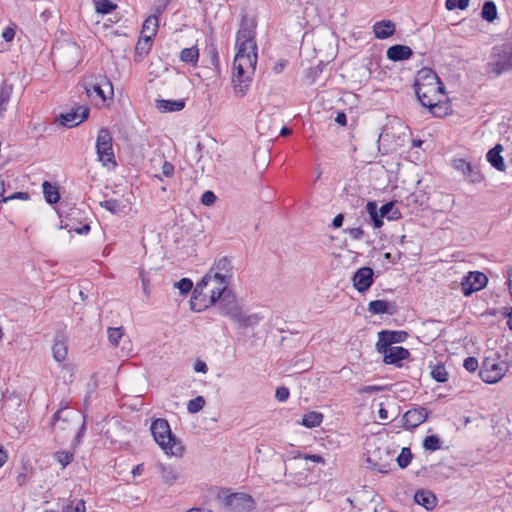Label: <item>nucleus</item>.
<instances>
[{"instance_id":"12","label":"nucleus","mask_w":512,"mask_h":512,"mask_svg":"<svg viewBox=\"0 0 512 512\" xmlns=\"http://www.w3.org/2000/svg\"><path fill=\"white\" fill-rule=\"evenodd\" d=\"M488 283V277L480 271H470L461 281L462 292L470 296L474 292L482 290Z\"/></svg>"},{"instance_id":"56","label":"nucleus","mask_w":512,"mask_h":512,"mask_svg":"<svg viewBox=\"0 0 512 512\" xmlns=\"http://www.w3.org/2000/svg\"><path fill=\"white\" fill-rule=\"evenodd\" d=\"M321 73L322 67L320 65L311 67L306 73V78L309 79L311 83H314Z\"/></svg>"},{"instance_id":"9","label":"nucleus","mask_w":512,"mask_h":512,"mask_svg":"<svg viewBox=\"0 0 512 512\" xmlns=\"http://www.w3.org/2000/svg\"><path fill=\"white\" fill-rule=\"evenodd\" d=\"M226 507L236 512H250L256 508L255 499L246 493H230L224 499Z\"/></svg>"},{"instance_id":"21","label":"nucleus","mask_w":512,"mask_h":512,"mask_svg":"<svg viewBox=\"0 0 512 512\" xmlns=\"http://www.w3.org/2000/svg\"><path fill=\"white\" fill-rule=\"evenodd\" d=\"M503 152V146L500 143H497L493 148H491L487 154L486 159L489 164L496 169L497 171L504 172L506 170V164L501 153Z\"/></svg>"},{"instance_id":"8","label":"nucleus","mask_w":512,"mask_h":512,"mask_svg":"<svg viewBox=\"0 0 512 512\" xmlns=\"http://www.w3.org/2000/svg\"><path fill=\"white\" fill-rule=\"evenodd\" d=\"M505 362H496L494 359L485 358L480 367L479 376L488 384L498 382L506 373Z\"/></svg>"},{"instance_id":"2","label":"nucleus","mask_w":512,"mask_h":512,"mask_svg":"<svg viewBox=\"0 0 512 512\" xmlns=\"http://www.w3.org/2000/svg\"><path fill=\"white\" fill-rule=\"evenodd\" d=\"M257 64V53L236 52L233 61L232 83L238 97L247 94Z\"/></svg>"},{"instance_id":"25","label":"nucleus","mask_w":512,"mask_h":512,"mask_svg":"<svg viewBox=\"0 0 512 512\" xmlns=\"http://www.w3.org/2000/svg\"><path fill=\"white\" fill-rule=\"evenodd\" d=\"M161 14H158L155 11V14L149 16L145 19L142 30H141V37L146 38L149 37L150 40H153L157 34L158 27H159V16Z\"/></svg>"},{"instance_id":"53","label":"nucleus","mask_w":512,"mask_h":512,"mask_svg":"<svg viewBox=\"0 0 512 512\" xmlns=\"http://www.w3.org/2000/svg\"><path fill=\"white\" fill-rule=\"evenodd\" d=\"M217 200V197L213 191L207 190L202 194L201 203L205 206L213 205Z\"/></svg>"},{"instance_id":"50","label":"nucleus","mask_w":512,"mask_h":512,"mask_svg":"<svg viewBox=\"0 0 512 512\" xmlns=\"http://www.w3.org/2000/svg\"><path fill=\"white\" fill-rule=\"evenodd\" d=\"M470 0H446L445 7L447 10L452 11L456 8L464 10L469 6Z\"/></svg>"},{"instance_id":"43","label":"nucleus","mask_w":512,"mask_h":512,"mask_svg":"<svg viewBox=\"0 0 512 512\" xmlns=\"http://www.w3.org/2000/svg\"><path fill=\"white\" fill-rule=\"evenodd\" d=\"M11 93L12 86L7 85V83L3 81L0 87V114L6 111V105L10 100Z\"/></svg>"},{"instance_id":"10","label":"nucleus","mask_w":512,"mask_h":512,"mask_svg":"<svg viewBox=\"0 0 512 512\" xmlns=\"http://www.w3.org/2000/svg\"><path fill=\"white\" fill-rule=\"evenodd\" d=\"M89 114L90 109L88 107L77 106L66 113H60L57 116L56 121L66 128H73L87 120Z\"/></svg>"},{"instance_id":"31","label":"nucleus","mask_w":512,"mask_h":512,"mask_svg":"<svg viewBox=\"0 0 512 512\" xmlns=\"http://www.w3.org/2000/svg\"><path fill=\"white\" fill-rule=\"evenodd\" d=\"M156 467L161 474L162 480L165 484L172 485L177 481L178 473L172 466L158 463Z\"/></svg>"},{"instance_id":"11","label":"nucleus","mask_w":512,"mask_h":512,"mask_svg":"<svg viewBox=\"0 0 512 512\" xmlns=\"http://www.w3.org/2000/svg\"><path fill=\"white\" fill-rule=\"evenodd\" d=\"M376 351L383 355V362L388 365H395L402 367L401 362L407 360L410 357L408 349L402 346H390L383 348L381 345H375Z\"/></svg>"},{"instance_id":"5","label":"nucleus","mask_w":512,"mask_h":512,"mask_svg":"<svg viewBox=\"0 0 512 512\" xmlns=\"http://www.w3.org/2000/svg\"><path fill=\"white\" fill-rule=\"evenodd\" d=\"M256 26L255 18H249L247 14L241 16L240 27L236 33L237 51L249 54L257 53Z\"/></svg>"},{"instance_id":"6","label":"nucleus","mask_w":512,"mask_h":512,"mask_svg":"<svg viewBox=\"0 0 512 512\" xmlns=\"http://www.w3.org/2000/svg\"><path fill=\"white\" fill-rule=\"evenodd\" d=\"M210 304L217 306L220 313L233 320L239 315L241 306L237 302L235 293L228 287H218L212 290L210 295Z\"/></svg>"},{"instance_id":"28","label":"nucleus","mask_w":512,"mask_h":512,"mask_svg":"<svg viewBox=\"0 0 512 512\" xmlns=\"http://www.w3.org/2000/svg\"><path fill=\"white\" fill-rule=\"evenodd\" d=\"M262 318L263 317L258 313L243 315L242 311H240L239 315L235 317L232 321L237 323L238 326L241 328H253L259 324Z\"/></svg>"},{"instance_id":"36","label":"nucleus","mask_w":512,"mask_h":512,"mask_svg":"<svg viewBox=\"0 0 512 512\" xmlns=\"http://www.w3.org/2000/svg\"><path fill=\"white\" fill-rule=\"evenodd\" d=\"M152 41L149 37L143 38L141 37L135 47V61H141L144 56H146L151 48Z\"/></svg>"},{"instance_id":"23","label":"nucleus","mask_w":512,"mask_h":512,"mask_svg":"<svg viewBox=\"0 0 512 512\" xmlns=\"http://www.w3.org/2000/svg\"><path fill=\"white\" fill-rule=\"evenodd\" d=\"M414 501L416 504L423 506L426 510H432L437 505L435 494L427 489L417 490L414 494Z\"/></svg>"},{"instance_id":"49","label":"nucleus","mask_w":512,"mask_h":512,"mask_svg":"<svg viewBox=\"0 0 512 512\" xmlns=\"http://www.w3.org/2000/svg\"><path fill=\"white\" fill-rule=\"evenodd\" d=\"M122 336L123 327L108 329V339L112 345L117 346Z\"/></svg>"},{"instance_id":"1","label":"nucleus","mask_w":512,"mask_h":512,"mask_svg":"<svg viewBox=\"0 0 512 512\" xmlns=\"http://www.w3.org/2000/svg\"><path fill=\"white\" fill-rule=\"evenodd\" d=\"M415 94L419 103L429 109V111L436 117H443L446 115L445 111H435L440 105H433L434 99L432 96L437 91H442L443 84L439 81L436 73L431 69H422L418 72L417 78L414 82Z\"/></svg>"},{"instance_id":"3","label":"nucleus","mask_w":512,"mask_h":512,"mask_svg":"<svg viewBox=\"0 0 512 512\" xmlns=\"http://www.w3.org/2000/svg\"><path fill=\"white\" fill-rule=\"evenodd\" d=\"M151 433L155 442L165 451L166 454L181 456L184 447L172 433L169 422L164 418H157L151 423Z\"/></svg>"},{"instance_id":"62","label":"nucleus","mask_w":512,"mask_h":512,"mask_svg":"<svg viewBox=\"0 0 512 512\" xmlns=\"http://www.w3.org/2000/svg\"><path fill=\"white\" fill-rule=\"evenodd\" d=\"M194 370L199 373H206L208 371V366L204 361L198 360L194 364Z\"/></svg>"},{"instance_id":"27","label":"nucleus","mask_w":512,"mask_h":512,"mask_svg":"<svg viewBox=\"0 0 512 512\" xmlns=\"http://www.w3.org/2000/svg\"><path fill=\"white\" fill-rule=\"evenodd\" d=\"M67 351L68 348L64 336L57 334L52 346V354L55 361L63 362L66 359Z\"/></svg>"},{"instance_id":"64","label":"nucleus","mask_w":512,"mask_h":512,"mask_svg":"<svg viewBox=\"0 0 512 512\" xmlns=\"http://www.w3.org/2000/svg\"><path fill=\"white\" fill-rule=\"evenodd\" d=\"M343 221L344 215L342 213L337 214L332 221L333 228H340L343 225Z\"/></svg>"},{"instance_id":"52","label":"nucleus","mask_w":512,"mask_h":512,"mask_svg":"<svg viewBox=\"0 0 512 512\" xmlns=\"http://www.w3.org/2000/svg\"><path fill=\"white\" fill-rule=\"evenodd\" d=\"M85 431H86V417L83 416V422H82V425L80 426L78 432L76 433L73 441H72V446L73 447H76L78 446L81 442H82V438L85 434Z\"/></svg>"},{"instance_id":"16","label":"nucleus","mask_w":512,"mask_h":512,"mask_svg":"<svg viewBox=\"0 0 512 512\" xmlns=\"http://www.w3.org/2000/svg\"><path fill=\"white\" fill-rule=\"evenodd\" d=\"M453 167L457 171L461 172L463 176L471 183H480L484 179V176L481 173L479 167L477 165H473L465 159H454Z\"/></svg>"},{"instance_id":"58","label":"nucleus","mask_w":512,"mask_h":512,"mask_svg":"<svg viewBox=\"0 0 512 512\" xmlns=\"http://www.w3.org/2000/svg\"><path fill=\"white\" fill-rule=\"evenodd\" d=\"M161 171L162 175H164L165 177H172L174 175V166L169 161L164 160L161 167Z\"/></svg>"},{"instance_id":"7","label":"nucleus","mask_w":512,"mask_h":512,"mask_svg":"<svg viewBox=\"0 0 512 512\" xmlns=\"http://www.w3.org/2000/svg\"><path fill=\"white\" fill-rule=\"evenodd\" d=\"M96 153L98 160L101 161L103 165H107L109 163L116 165L112 134L106 127H102L98 131L96 139Z\"/></svg>"},{"instance_id":"29","label":"nucleus","mask_w":512,"mask_h":512,"mask_svg":"<svg viewBox=\"0 0 512 512\" xmlns=\"http://www.w3.org/2000/svg\"><path fill=\"white\" fill-rule=\"evenodd\" d=\"M366 211L371 219L373 227L376 229L381 228L384 222L377 202L374 200L368 201L366 204Z\"/></svg>"},{"instance_id":"51","label":"nucleus","mask_w":512,"mask_h":512,"mask_svg":"<svg viewBox=\"0 0 512 512\" xmlns=\"http://www.w3.org/2000/svg\"><path fill=\"white\" fill-rule=\"evenodd\" d=\"M214 281H216L221 287H228V285L231 282V275L224 274L221 272L214 271L212 273V278Z\"/></svg>"},{"instance_id":"30","label":"nucleus","mask_w":512,"mask_h":512,"mask_svg":"<svg viewBox=\"0 0 512 512\" xmlns=\"http://www.w3.org/2000/svg\"><path fill=\"white\" fill-rule=\"evenodd\" d=\"M397 201H389L380 207L382 219L386 218L389 221L399 220L402 218V213L395 207Z\"/></svg>"},{"instance_id":"17","label":"nucleus","mask_w":512,"mask_h":512,"mask_svg":"<svg viewBox=\"0 0 512 512\" xmlns=\"http://www.w3.org/2000/svg\"><path fill=\"white\" fill-rule=\"evenodd\" d=\"M428 418V411L424 407H416L408 410L401 418L402 427L407 430L421 425Z\"/></svg>"},{"instance_id":"37","label":"nucleus","mask_w":512,"mask_h":512,"mask_svg":"<svg viewBox=\"0 0 512 512\" xmlns=\"http://www.w3.org/2000/svg\"><path fill=\"white\" fill-rule=\"evenodd\" d=\"M498 16L497 13V6L492 0H487L484 2L482 10H481V17L485 21L491 23L493 22Z\"/></svg>"},{"instance_id":"42","label":"nucleus","mask_w":512,"mask_h":512,"mask_svg":"<svg viewBox=\"0 0 512 512\" xmlns=\"http://www.w3.org/2000/svg\"><path fill=\"white\" fill-rule=\"evenodd\" d=\"M53 457L61 465V468L65 469L74 460V452L60 450L56 451Z\"/></svg>"},{"instance_id":"44","label":"nucleus","mask_w":512,"mask_h":512,"mask_svg":"<svg viewBox=\"0 0 512 512\" xmlns=\"http://www.w3.org/2000/svg\"><path fill=\"white\" fill-rule=\"evenodd\" d=\"M433 380L439 383H445L448 381V372L444 364L435 365L430 373Z\"/></svg>"},{"instance_id":"55","label":"nucleus","mask_w":512,"mask_h":512,"mask_svg":"<svg viewBox=\"0 0 512 512\" xmlns=\"http://www.w3.org/2000/svg\"><path fill=\"white\" fill-rule=\"evenodd\" d=\"M290 392L289 389L285 386H280L276 388L275 398L279 402H285L289 398Z\"/></svg>"},{"instance_id":"32","label":"nucleus","mask_w":512,"mask_h":512,"mask_svg":"<svg viewBox=\"0 0 512 512\" xmlns=\"http://www.w3.org/2000/svg\"><path fill=\"white\" fill-rule=\"evenodd\" d=\"M212 274L208 272L196 285L195 289L193 290L192 298L190 300V308L192 311L199 312L201 311V307H196V300H198V297L201 296V289L205 287L208 282L211 280Z\"/></svg>"},{"instance_id":"35","label":"nucleus","mask_w":512,"mask_h":512,"mask_svg":"<svg viewBox=\"0 0 512 512\" xmlns=\"http://www.w3.org/2000/svg\"><path fill=\"white\" fill-rule=\"evenodd\" d=\"M42 188L47 203L55 204L60 200V193L55 185L48 181H44L42 184Z\"/></svg>"},{"instance_id":"18","label":"nucleus","mask_w":512,"mask_h":512,"mask_svg":"<svg viewBox=\"0 0 512 512\" xmlns=\"http://www.w3.org/2000/svg\"><path fill=\"white\" fill-rule=\"evenodd\" d=\"M377 335L378 340L376 345H381L383 348L390 347L393 344L403 343L409 337L408 332L403 330H381Z\"/></svg>"},{"instance_id":"19","label":"nucleus","mask_w":512,"mask_h":512,"mask_svg":"<svg viewBox=\"0 0 512 512\" xmlns=\"http://www.w3.org/2000/svg\"><path fill=\"white\" fill-rule=\"evenodd\" d=\"M80 214V209L74 207L70 209V212L66 215L65 221H61L60 228L68 229L69 232H76L80 235H86L90 232L91 226L89 223H84L83 225H74V221H76L77 216Z\"/></svg>"},{"instance_id":"14","label":"nucleus","mask_w":512,"mask_h":512,"mask_svg":"<svg viewBox=\"0 0 512 512\" xmlns=\"http://www.w3.org/2000/svg\"><path fill=\"white\" fill-rule=\"evenodd\" d=\"M351 280L353 283V287L359 293H364L368 291L374 283V270L369 266H363L355 271Z\"/></svg>"},{"instance_id":"41","label":"nucleus","mask_w":512,"mask_h":512,"mask_svg":"<svg viewBox=\"0 0 512 512\" xmlns=\"http://www.w3.org/2000/svg\"><path fill=\"white\" fill-rule=\"evenodd\" d=\"M422 446L426 451L434 452L441 449L442 441L438 435H428L424 438Z\"/></svg>"},{"instance_id":"39","label":"nucleus","mask_w":512,"mask_h":512,"mask_svg":"<svg viewBox=\"0 0 512 512\" xmlns=\"http://www.w3.org/2000/svg\"><path fill=\"white\" fill-rule=\"evenodd\" d=\"M342 196L353 207H359L364 203V198L360 197L352 186L344 187Z\"/></svg>"},{"instance_id":"45","label":"nucleus","mask_w":512,"mask_h":512,"mask_svg":"<svg viewBox=\"0 0 512 512\" xmlns=\"http://www.w3.org/2000/svg\"><path fill=\"white\" fill-rule=\"evenodd\" d=\"M413 454L409 447H403L400 454L396 458V462L401 469L408 467L412 461Z\"/></svg>"},{"instance_id":"26","label":"nucleus","mask_w":512,"mask_h":512,"mask_svg":"<svg viewBox=\"0 0 512 512\" xmlns=\"http://www.w3.org/2000/svg\"><path fill=\"white\" fill-rule=\"evenodd\" d=\"M185 104L186 103L184 99H159L156 100L155 106L160 112L167 113L181 111L185 108Z\"/></svg>"},{"instance_id":"63","label":"nucleus","mask_w":512,"mask_h":512,"mask_svg":"<svg viewBox=\"0 0 512 512\" xmlns=\"http://www.w3.org/2000/svg\"><path fill=\"white\" fill-rule=\"evenodd\" d=\"M335 122L339 124L340 126H345L347 124V116L345 112L340 111L337 113V116L335 118Z\"/></svg>"},{"instance_id":"20","label":"nucleus","mask_w":512,"mask_h":512,"mask_svg":"<svg viewBox=\"0 0 512 512\" xmlns=\"http://www.w3.org/2000/svg\"><path fill=\"white\" fill-rule=\"evenodd\" d=\"M413 50L406 45L395 44L386 51V57L394 62L408 60L412 57Z\"/></svg>"},{"instance_id":"15","label":"nucleus","mask_w":512,"mask_h":512,"mask_svg":"<svg viewBox=\"0 0 512 512\" xmlns=\"http://www.w3.org/2000/svg\"><path fill=\"white\" fill-rule=\"evenodd\" d=\"M53 54L59 59L68 58L67 66L75 67L79 62L80 46L75 42H69L53 48Z\"/></svg>"},{"instance_id":"24","label":"nucleus","mask_w":512,"mask_h":512,"mask_svg":"<svg viewBox=\"0 0 512 512\" xmlns=\"http://www.w3.org/2000/svg\"><path fill=\"white\" fill-rule=\"evenodd\" d=\"M395 32V23L391 20L377 21L373 25V33L377 39H387Z\"/></svg>"},{"instance_id":"33","label":"nucleus","mask_w":512,"mask_h":512,"mask_svg":"<svg viewBox=\"0 0 512 512\" xmlns=\"http://www.w3.org/2000/svg\"><path fill=\"white\" fill-rule=\"evenodd\" d=\"M179 58L182 62L196 66L199 58V49L197 45L181 50Z\"/></svg>"},{"instance_id":"38","label":"nucleus","mask_w":512,"mask_h":512,"mask_svg":"<svg viewBox=\"0 0 512 512\" xmlns=\"http://www.w3.org/2000/svg\"><path fill=\"white\" fill-rule=\"evenodd\" d=\"M232 270L231 260L227 256H223L214 262L209 272L212 274L214 271H217L232 276Z\"/></svg>"},{"instance_id":"40","label":"nucleus","mask_w":512,"mask_h":512,"mask_svg":"<svg viewBox=\"0 0 512 512\" xmlns=\"http://www.w3.org/2000/svg\"><path fill=\"white\" fill-rule=\"evenodd\" d=\"M100 206L112 214H119L124 212L126 206L118 199H107L100 202Z\"/></svg>"},{"instance_id":"59","label":"nucleus","mask_w":512,"mask_h":512,"mask_svg":"<svg viewBox=\"0 0 512 512\" xmlns=\"http://www.w3.org/2000/svg\"><path fill=\"white\" fill-rule=\"evenodd\" d=\"M30 198V195L28 192H22V191H18V192H14L10 195H8L6 198H5V201L4 202H8L10 200H15V199H19V200H28Z\"/></svg>"},{"instance_id":"60","label":"nucleus","mask_w":512,"mask_h":512,"mask_svg":"<svg viewBox=\"0 0 512 512\" xmlns=\"http://www.w3.org/2000/svg\"><path fill=\"white\" fill-rule=\"evenodd\" d=\"M352 239L360 240L364 235V230L361 227L349 228L345 230Z\"/></svg>"},{"instance_id":"48","label":"nucleus","mask_w":512,"mask_h":512,"mask_svg":"<svg viewBox=\"0 0 512 512\" xmlns=\"http://www.w3.org/2000/svg\"><path fill=\"white\" fill-rule=\"evenodd\" d=\"M174 287L179 290L181 295H187L193 288V282L189 278H182L174 283Z\"/></svg>"},{"instance_id":"13","label":"nucleus","mask_w":512,"mask_h":512,"mask_svg":"<svg viewBox=\"0 0 512 512\" xmlns=\"http://www.w3.org/2000/svg\"><path fill=\"white\" fill-rule=\"evenodd\" d=\"M84 89L88 96L95 92L103 101L112 99L114 95L113 85L106 76H99L95 78V81L87 82Z\"/></svg>"},{"instance_id":"4","label":"nucleus","mask_w":512,"mask_h":512,"mask_svg":"<svg viewBox=\"0 0 512 512\" xmlns=\"http://www.w3.org/2000/svg\"><path fill=\"white\" fill-rule=\"evenodd\" d=\"M509 71H512V38L495 45L487 63V72L496 77Z\"/></svg>"},{"instance_id":"22","label":"nucleus","mask_w":512,"mask_h":512,"mask_svg":"<svg viewBox=\"0 0 512 512\" xmlns=\"http://www.w3.org/2000/svg\"><path fill=\"white\" fill-rule=\"evenodd\" d=\"M368 311L374 315H394L397 312V305L395 302H389L386 300H373L368 304Z\"/></svg>"},{"instance_id":"34","label":"nucleus","mask_w":512,"mask_h":512,"mask_svg":"<svg viewBox=\"0 0 512 512\" xmlns=\"http://www.w3.org/2000/svg\"><path fill=\"white\" fill-rule=\"evenodd\" d=\"M323 414L317 411H310L303 415L301 425L307 428H314L321 425L323 421Z\"/></svg>"},{"instance_id":"61","label":"nucleus","mask_w":512,"mask_h":512,"mask_svg":"<svg viewBox=\"0 0 512 512\" xmlns=\"http://www.w3.org/2000/svg\"><path fill=\"white\" fill-rule=\"evenodd\" d=\"M15 33V28L8 26L2 32V38L5 42H11L15 37Z\"/></svg>"},{"instance_id":"57","label":"nucleus","mask_w":512,"mask_h":512,"mask_svg":"<svg viewBox=\"0 0 512 512\" xmlns=\"http://www.w3.org/2000/svg\"><path fill=\"white\" fill-rule=\"evenodd\" d=\"M140 279H141V282H142V289H143V292L144 294L149 297L150 294H151V289H150V280L149 278L146 276V273L144 270L140 271Z\"/></svg>"},{"instance_id":"54","label":"nucleus","mask_w":512,"mask_h":512,"mask_svg":"<svg viewBox=\"0 0 512 512\" xmlns=\"http://www.w3.org/2000/svg\"><path fill=\"white\" fill-rule=\"evenodd\" d=\"M463 366L467 371L475 372L479 367V363L476 357L469 356L464 360Z\"/></svg>"},{"instance_id":"46","label":"nucleus","mask_w":512,"mask_h":512,"mask_svg":"<svg viewBox=\"0 0 512 512\" xmlns=\"http://www.w3.org/2000/svg\"><path fill=\"white\" fill-rule=\"evenodd\" d=\"M205 405V399L203 396H196L187 403V411L191 414H195L203 409Z\"/></svg>"},{"instance_id":"47","label":"nucleus","mask_w":512,"mask_h":512,"mask_svg":"<svg viewBox=\"0 0 512 512\" xmlns=\"http://www.w3.org/2000/svg\"><path fill=\"white\" fill-rule=\"evenodd\" d=\"M117 8V5L110 0L96 2V11L101 14H109Z\"/></svg>"}]
</instances>
